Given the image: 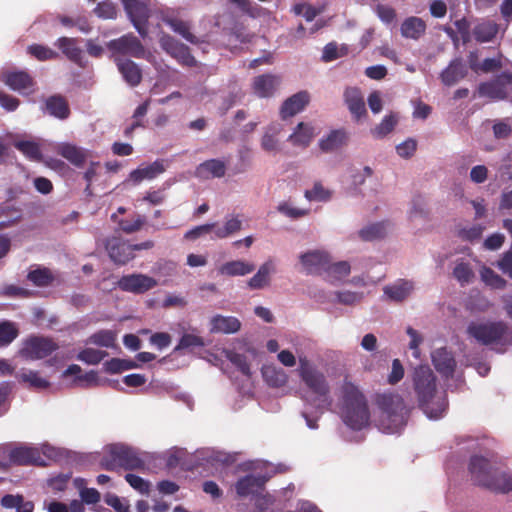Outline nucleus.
Masks as SVG:
<instances>
[{"label":"nucleus","instance_id":"f257e3e1","mask_svg":"<svg viewBox=\"0 0 512 512\" xmlns=\"http://www.w3.org/2000/svg\"><path fill=\"white\" fill-rule=\"evenodd\" d=\"M298 372L304 384L302 399L307 407L315 410V415H311L305 409L302 416L310 429H317V420L326 410L331 408L333 403L330 387L325 375L316 367L310 365L306 358H299Z\"/></svg>","mask_w":512,"mask_h":512},{"label":"nucleus","instance_id":"f03ea898","mask_svg":"<svg viewBox=\"0 0 512 512\" xmlns=\"http://www.w3.org/2000/svg\"><path fill=\"white\" fill-rule=\"evenodd\" d=\"M412 382L424 414L429 419L441 418L447 409L446 395L437 392L436 376L430 367H416L412 373Z\"/></svg>","mask_w":512,"mask_h":512},{"label":"nucleus","instance_id":"7ed1b4c3","mask_svg":"<svg viewBox=\"0 0 512 512\" xmlns=\"http://www.w3.org/2000/svg\"><path fill=\"white\" fill-rule=\"evenodd\" d=\"M340 414L343 422L353 430H361L369 424L367 401L356 385L344 380L340 387Z\"/></svg>","mask_w":512,"mask_h":512},{"label":"nucleus","instance_id":"20e7f679","mask_svg":"<svg viewBox=\"0 0 512 512\" xmlns=\"http://www.w3.org/2000/svg\"><path fill=\"white\" fill-rule=\"evenodd\" d=\"M469 471L477 485L496 493L506 494L512 491V471L497 467L486 457L473 456Z\"/></svg>","mask_w":512,"mask_h":512},{"label":"nucleus","instance_id":"39448f33","mask_svg":"<svg viewBox=\"0 0 512 512\" xmlns=\"http://www.w3.org/2000/svg\"><path fill=\"white\" fill-rule=\"evenodd\" d=\"M147 454L123 443L110 444L104 447L100 460L101 466L109 471L117 469L138 470L145 469Z\"/></svg>","mask_w":512,"mask_h":512},{"label":"nucleus","instance_id":"423d86ee","mask_svg":"<svg viewBox=\"0 0 512 512\" xmlns=\"http://www.w3.org/2000/svg\"><path fill=\"white\" fill-rule=\"evenodd\" d=\"M377 405L381 410L379 429L388 434L400 432L406 425L409 411L401 396L393 393L378 395Z\"/></svg>","mask_w":512,"mask_h":512},{"label":"nucleus","instance_id":"0eeeda50","mask_svg":"<svg viewBox=\"0 0 512 512\" xmlns=\"http://www.w3.org/2000/svg\"><path fill=\"white\" fill-rule=\"evenodd\" d=\"M467 331L479 343L493 346L500 353L512 345V330L502 321L471 323Z\"/></svg>","mask_w":512,"mask_h":512},{"label":"nucleus","instance_id":"6e6552de","mask_svg":"<svg viewBox=\"0 0 512 512\" xmlns=\"http://www.w3.org/2000/svg\"><path fill=\"white\" fill-rule=\"evenodd\" d=\"M124 10L131 23L142 38L148 36V19L156 16L159 19V11L156 3L151 0H121Z\"/></svg>","mask_w":512,"mask_h":512},{"label":"nucleus","instance_id":"1a4fd4ad","mask_svg":"<svg viewBox=\"0 0 512 512\" xmlns=\"http://www.w3.org/2000/svg\"><path fill=\"white\" fill-rule=\"evenodd\" d=\"M54 455L55 449L49 444H42L41 447L20 444L9 451L10 461L19 465L45 466L44 456L50 458Z\"/></svg>","mask_w":512,"mask_h":512},{"label":"nucleus","instance_id":"9d476101","mask_svg":"<svg viewBox=\"0 0 512 512\" xmlns=\"http://www.w3.org/2000/svg\"><path fill=\"white\" fill-rule=\"evenodd\" d=\"M107 48L115 57L130 56L137 59H149L151 54L145 49L141 41L129 33L107 43Z\"/></svg>","mask_w":512,"mask_h":512},{"label":"nucleus","instance_id":"9b49d317","mask_svg":"<svg viewBox=\"0 0 512 512\" xmlns=\"http://www.w3.org/2000/svg\"><path fill=\"white\" fill-rule=\"evenodd\" d=\"M158 41L161 49L180 65L187 67H195L197 65V60L190 53L189 47L170 34L160 32Z\"/></svg>","mask_w":512,"mask_h":512},{"label":"nucleus","instance_id":"f8f14e48","mask_svg":"<svg viewBox=\"0 0 512 512\" xmlns=\"http://www.w3.org/2000/svg\"><path fill=\"white\" fill-rule=\"evenodd\" d=\"M57 349V345L48 338L31 337L23 342L19 355L28 360L43 359Z\"/></svg>","mask_w":512,"mask_h":512},{"label":"nucleus","instance_id":"ddd939ff","mask_svg":"<svg viewBox=\"0 0 512 512\" xmlns=\"http://www.w3.org/2000/svg\"><path fill=\"white\" fill-rule=\"evenodd\" d=\"M301 271L307 275L323 276L325 268L329 262V253L325 250H308L299 255Z\"/></svg>","mask_w":512,"mask_h":512},{"label":"nucleus","instance_id":"4468645a","mask_svg":"<svg viewBox=\"0 0 512 512\" xmlns=\"http://www.w3.org/2000/svg\"><path fill=\"white\" fill-rule=\"evenodd\" d=\"M3 81L11 90L21 95H30L35 92V82L26 71L6 70L0 75Z\"/></svg>","mask_w":512,"mask_h":512},{"label":"nucleus","instance_id":"2eb2a0df","mask_svg":"<svg viewBox=\"0 0 512 512\" xmlns=\"http://www.w3.org/2000/svg\"><path fill=\"white\" fill-rule=\"evenodd\" d=\"M159 19L168 25L174 33L180 35L187 42L191 44L199 43V38L191 32L190 24L187 21H183L176 17L172 10H160Z\"/></svg>","mask_w":512,"mask_h":512},{"label":"nucleus","instance_id":"dca6fc26","mask_svg":"<svg viewBox=\"0 0 512 512\" xmlns=\"http://www.w3.org/2000/svg\"><path fill=\"white\" fill-rule=\"evenodd\" d=\"M157 285V281L144 274H130L123 276L118 281V287L126 292L135 294L144 293Z\"/></svg>","mask_w":512,"mask_h":512},{"label":"nucleus","instance_id":"f3484780","mask_svg":"<svg viewBox=\"0 0 512 512\" xmlns=\"http://www.w3.org/2000/svg\"><path fill=\"white\" fill-rule=\"evenodd\" d=\"M509 85H512V74L502 73L494 81L481 84L479 92L493 99H504L508 95Z\"/></svg>","mask_w":512,"mask_h":512},{"label":"nucleus","instance_id":"a211bd4d","mask_svg":"<svg viewBox=\"0 0 512 512\" xmlns=\"http://www.w3.org/2000/svg\"><path fill=\"white\" fill-rule=\"evenodd\" d=\"M350 134L344 128L334 129L325 134L318 142V147L324 153H333L349 142Z\"/></svg>","mask_w":512,"mask_h":512},{"label":"nucleus","instance_id":"6ab92c4d","mask_svg":"<svg viewBox=\"0 0 512 512\" xmlns=\"http://www.w3.org/2000/svg\"><path fill=\"white\" fill-rule=\"evenodd\" d=\"M106 249L112 261L117 264H126L134 258L132 245L127 241L113 237L106 243Z\"/></svg>","mask_w":512,"mask_h":512},{"label":"nucleus","instance_id":"aec40b11","mask_svg":"<svg viewBox=\"0 0 512 512\" xmlns=\"http://www.w3.org/2000/svg\"><path fill=\"white\" fill-rule=\"evenodd\" d=\"M344 101L354 120L359 121L367 115L364 97L359 88H346L344 91Z\"/></svg>","mask_w":512,"mask_h":512},{"label":"nucleus","instance_id":"412c9836","mask_svg":"<svg viewBox=\"0 0 512 512\" xmlns=\"http://www.w3.org/2000/svg\"><path fill=\"white\" fill-rule=\"evenodd\" d=\"M270 476L263 474H250L239 479L235 485L237 494L246 497L261 490Z\"/></svg>","mask_w":512,"mask_h":512},{"label":"nucleus","instance_id":"4be33fe9","mask_svg":"<svg viewBox=\"0 0 512 512\" xmlns=\"http://www.w3.org/2000/svg\"><path fill=\"white\" fill-rule=\"evenodd\" d=\"M166 171V165L164 160H156L153 163L146 166H139L129 174V181L134 184H139L143 180H153L160 174Z\"/></svg>","mask_w":512,"mask_h":512},{"label":"nucleus","instance_id":"5701e85b","mask_svg":"<svg viewBox=\"0 0 512 512\" xmlns=\"http://www.w3.org/2000/svg\"><path fill=\"white\" fill-rule=\"evenodd\" d=\"M432 363L435 369L444 377L448 378L453 375L456 361L451 352L446 348H439L431 354Z\"/></svg>","mask_w":512,"mask_h":512},{"label":"nucleus","instance_id":"b1692460","mask_svg":"<svg viewBox=\"0 0 512 512\" xmlns=\"http://www.w3.org/2000/svg\"><path fill=\"white\" fill-rule=\"evenodd\" d=\"M115 63L118 71L128 85L135 87L141 82L142 71L134 61L117 56L115 57Z\"/></svg>","mask_w":512,"mask_h":512},{"label":"nucleus","instance_id":"393cba45","mask_svg":"<svg viewBox=\"0 0 512 512\" xmlns=\"http://www.w3.org/2000/svg\"><path fill=\"white\" fill-rule=\"evenodd\" d=\"M310 95L307 91H300L284 101L280 109L282 119L292 117L300 113L308 105Z\"/></svg>","mask_w":512,"mask_h":512},{"label":"nucleus","instance_id":"a878e982","mask_svg":"<svg viewBox=\"0 0 512 512\" xmlns=\"http://www.w3.org/2000/svg\"><path fill=\"white\" fill-rule=\"evenodd\" d=\"M276 272V265L273 259L266 260L260 265L258 271L247 281L251 290H259L270 284V277Z\"/></svg>","mask_w":512,"mask_h":512},{"label":"nucleus","instance_id":"bb28decb","mask_svg":"<svg viewBox=\"0 0 512 512\" xmlns=\"http://www.w3.org/2000/svg\"><path fill=\"white\" fill-rule=\"evenodd\" d=\"M15 378L20 384L29 389L43 390L50 386V382L43 378L38 371L21 368L15 373Z\"/></svg>","mask_w":512,"mask_h":512},{"label":"nucleus","instance_id":"cd10ccee","mask_svg":"<svg viewBox=\"0 0 512 512\" xmlns=\"http://www.w3.org/2000/svg\"><path fill=\"white\" fill-rule=\"evenodd\" d=\"M280 84V77L272 74H263L254 78L253 91L261 98L272 96Z\"/></svg>","mask_w":512,"mask_h":512},{"label":"nucleus","instance_id":"c85d7f7f","mask_svg":"<svg viewBox=\"0 0 512 512\" xmlns=\"http://www.w3.org/2000/svg\"><path fill=\"white\" fill-rule=\"evenodd\" d=\"M56 151L76 167H81L89 156V151L70 143H60Z\"/></svg>","mask_w":512,"mask_h":512},{"label":"nucleus","instance_id":"c756f323","mask_svg":"<svg viewBox=\"0 0 512 512\" xmlns=\"http://www.w3.org/2000/svg\"><path fill=\"white\" fill-rule=\"evenodd\" d=\"M226 164L219 159H210L199 164L195 176L200 179L220 178L225 175Z\"/></svg>","mask_w":512,"mask_h":512},{"label":"nucleus","instance_id":"7c9ffc66","mask_svg":"<svg viewBox=\"0 0 512 512\" xmlns=\"http://www.w3.org/2000/svg\"><path fill=\"white\" fill-rule=\"evenodd\" d=\"M282 131L280 123H272L265 128L264 134L261 138V148L268 152L276 154L281 151V143L278 135Z\"/></svg>","mask_w":512,"mask_h":512},{"label":"nucleus","instance_id":"2f4dec72","mask_svg":"<svg viewBox=\"0 0 512 512\" xmlns=\"http://www.w3.org/2000/svg\"><path fill=\"white\" fill-rule=\"evenodd\" d=\"M414 290V284L408 280H398L383 288L384 295L391 301L401 302L407 299Z\"/></svg>","mask_w":512,"mask_h":512},{"label":"nucleus","instance_id":"473e14b6","mask_svg":"<svg viewBox=\"0 0 512 512\" xmlns=\"http://www.w3.org/2000/svg\"><path fill=\"white\" fill-rule=\"evenodd\" d=\"M400 31L402 37L406 39L418 40L426 32V23L419 17L410 16L402 22Z\"/></svg>","mask_w":512,"mask_h":512},{"label":"nucleus","instance_id":"72a5a7b5","mask_svg":"<svg viewBox=\"0 0 512 512\" xmlns=\"http://www.w3.org/2000/svg\"><path fill=\"white\" fill-rule=\"evenodd\" d=\"M255 265L245 260H232L225 262L218 268V273L222 276H245L253 272Z\"/></svg>","mask_w":512,"mask_h":512},{"label":"nucleus","instance_id":"f704fd0d","mask_svg":"<svg viewBox=\"0 0 512 512\" xmlns=\"http://www.w3.org/2000/svg\"><path fill=\"white\" fill-rule=\"evenodd\" d=\"M314 138V128L311 124L300 122L288 137V141L297 147L306 148Z\"/></svg>","mask_w":512,"mask_h":512},{"label":"nucleus","instance_id":"c9c22d12","mask_svg":"<svg viewBox=\"0 0 512 512\" xmlns=\"http://www.w3.org/2000/svg\"><path fill=\"white\" fill-rule=\"evenodd\" d=\"M351 272V266L347 261L331 262L329 255V262L323 273V277L330 283H336L344 280Z\"/></svg>","mask_w":512,"mask_h":512},{"label":"nucleus","instance_id":"e433bc0d","mask_svg":"<svg viewBox=\"0 0 512 512\" xmlns=\"http://www.w3.org/2000/svg\"><path fill=\"white\" fill-rule=\"evenodd\" d=\"M240 327V321L233 316L216 315L211 319L212 332L232 334L239 331Z\"/></svg>","mask_w":512,"mask_h":512},{"label":"nucleus","instance_id":"4c0bfd02","mask_svg":"<svg viewBox=\"0 0 512 512\" xmlns=\"http://www.w3.org/2000/svg\"><path fill=\"white\" fill-rule=\"evenodd\" d=\"M198 459L205 461L211 466L218 467L219 465H227L235 461V456L228 454L223 451H217L214 449H205L199 451Z\"/></svg>","mask_w":512,"mask_h":512},{"label":"nucleus","instance_id":"58836bf2","mask_svg":"<svg viewBox=\"0 0 512 512\" xmlns=\"http://www.w3.org/2000/svg\"><path fill=\"white\" fill-rule=\"evenodd\" d=\"M465 74V66L462 64L461 60L455 59L450 62L449 66L445 70L442 71L440 77L443 84L452 86L464 78Z\"/></svg>","mask_w":512,"mask_h":512},{"label":"nucleus","instance_id":"ea45409f","mask_svg":"<svg viewBox=\"0 0 512 512\" xmlns=\"http://www.w3.org/2000/svg\"><path fill=\"white\" fill-rule=\"evenodd\" d=\"M13 146L31 161H40L42 153L39 144L31 139L16 138Z\"/></svg>","mask_w":512,"mask_h":512},{"label":"nucleus","instance_id":"a19ab883","mask_svg":"<svg viewBox=\"0 0 512 512\" xmlns=\"http://www.w3.org/2000/svg\"><path fill=\"white\" fill-rule=\"evenodd\" d=\"M262 376L265 382L272 387H282L288 381L286 372L274 365H264L262 367Z\"/></svg>","mask_w":512,"mask_h":512},{"label":"nucleus","instance_id":"79ce46f5","mask_svg":"<svg viewBox=\"0 0 512 512\" xmlns=\"http://www.w3.org/2000/svg\"><path fill=\"white\" fill-rule=\"evenodd\" d=\"M241 229L242 219L238 215L227 216L223 226L214 228V237L217 239H225Z\"/></svg>","mask_w":512,"mask_h":512},{"label":"nucleus","instance_id":"37998d69","mask_svg":"<svg viewBox=\"0 0 512 512\" xmlns=\"http://www.w3.org/2000/svg\"><path fill=\"white\" fill-rule=\"evenodd\" d=\"M46 110L51 116L59 119H66L70 113L66 100L58 95L51 96L46 100Z\"/></svg>","mask_w":512,"mask_h":512},{"label":"nucleus","instance_id":"c03bdc74","mask_svg":"<svg viewBox=\"0 0 512 512\" xmlns=\"http://www.w3.org/2000/svg\"><path fill=\"white\" fill-rule=\"evenodd\" d=\"M56 45L69 60L76 63L81 60L82 50L75 39L61 37L57 40Z\"/></svg>","mask_w":512,"mask_h":512},{"label":"nucleus","instance_id":"a18cd8bd","mask_svg":"<svg viewBox=\"0 0 512 512\" xmlns=\"http://www.w3.org/2000/svg\"><path fill=\"white\" fill-rule=\"evenodd\" d=\"M498 33V25L492 21L478 24L474 29V37L478 42H490Z\"/></svg>","mask_w":512,"mask_h":512},{"label":"nucleus","instance_id":"49530a36","mask_svg":"<svg viewBox=\"0 0 512 512\" xmlns=\"http://www.w3.org/2000/svg\"><path fill=\"white\" fill-rule=\"evenodd\" d=\"M429 216V211L427 209V205L425 200L422 197H415L411 201L410 208L408 210V219L411 222H416L419 220H427Z\"/></svg>","mask_w":512,"mask_h":512},{"label":"nucleus","instance_id":"de8ad7c7","mask_svg":"<svg viewBox=\"0 0 512 512\" xmlns=\"http://www.w3.org/2000/svg\"><path fill=\"white\" fill-rule=\"evenodd\" d=\"M388 232V226L385 223H373L363 227L359 231V237L365 241H373L384 237Z\"/></svg>","mask_w":512,"mask_h":512},{"label":"nucleus","instance_id":"09e8293b","mask_svg":"<svg viewBox=\"0 0 512 512\" xmlns=\"http://www.w3.org/2000/svg\"><path fill=\"white\" fill-rule=\"evenodd\" d=\"M19 330L15 323L10 321L0 322V347L11 344L18 336Z\"/></svg>","mask_w":512,"mask_h":512},{"label":"nucleus","instance_id":"8fccbe9b","mask_svg":"<svg viewBox=\"0 0 512 512\" xmlns=\"http://www.w3.org/2000/svg\"><path fill=\"white\" fill-rule=\"evenodd\" d=\"M398 122V118L396 114L386 115L380 124H378L375 128L371 130L372 135L375 138H383L393 131L394 127Z\"/></svg>","mask_w":512,"mask_h":512},{"label":"nucleus","instance_id":"3c124183","mask_svg":"<svg viewBox=\"0 0 512 512\" xmlns=\"http://www.w3.org/2000/svg\"><path fill=\"white\" fill-rule=\"evenodd\" d=\"M107 352L95 348H85L77 354L76 358L88 365L99 364L106 356Z\"/></svg>","mask_w":512,"mask_h":512},{"label":"nucleus","instance_id":"603ef678","mask_svg":"<svg viewBox=\"0 0 512 512\" xmlns=\"http://www.w3.org/2000/svg\"><path fill=\"white\" fill-rule=\"evenodd\" d=\"M116 335L111 330H100L92 334L88 338V343L98 345L101 347H112L114 345Z\"/></svg>","mask_w":512,"mask_h":512},{"label":"nucleus","instance_id":"864d4df0","mask_svg":"<svg viewBox=\"0 0 512 512\" xmlns=\"http://www.w3.org/2000/svg\"><path fill=\"white\" fill-rule=\"evenodd\" d=\"M482 280L489 286L496 289L505 288L507 282L500 275L495 273L492 269L488 267H483L480 271Z\"/></svg>","mask_w":512,"mask_h":512},{"label":"nucleus","instance_id":"5fc2aeb1","mask_svg":"<svg viewBox=\"0 0 512 512\" xmlns=\"http://www.w3.org/2000/svg\"><path fill=\"white\" fill-rule=\"evenodd\" d=\"M204 346V340L202 337L192 334V333H185L182 335V337L179 340V343L175 347L174 351H180L184 349H190L194 347H203Z\"/></svg>","mask_w":512,"mask_h":512},{"label":"nucleus","instance_id":"6e6d98bb","mask_svg":"<svg viewBox=\"0 0 512 512\" xmlns=\"http://www.w3.org/2000/svg\"><path fill=\"white\" fill-rule=\"evenodd\" d=\"M454 277L461 283V285L468 284L474 278L473 270L470 265L465 262H458L453 270Z\"/></svg>","mask_w":512,"mask_h":512},{"label":"nucleus","instance_id":"4d7b16f0","mask_svg":"<svg viewBox=\"0 0 512 512\" xmlns=\"http://www.w3.org/2000/svg\"><path fill=\"white\" fill-rule=\"evenodd\" d=\"M27 277L36 286H47L53 280L50 270L46 268L33 270Z\"/></svg>","mask_w":512,"mask_h":512},{"label":"nucleus","instance_id":"13d9d810","mask_svg":"<svg viewBox=\"0 0 512 512\" xmlns=\"http://www.w3.org/2000/svg\"><path fill=\"white\" fill-rule=\"evenodd\" d=\"M28 53L40 61L55 59L58 57L57 52L51 48L37 44L29 46Z\"/></svg>","mask_w":512,"mask_h":512},{"label":"nucleus","instance_id":"bf43d9fd","mask_svg":"<svg viewBox=\"0 0 512 512\" xmlns=\"http://www.w3.org/2000/svg\"><path fill=\"white\" fill-rule=\"evenodd\" d=\"M125 480L129 483V485L137 490L139 493L148 495L150 491V482L141 478L140 476H137L135 474H126Z\"/></svg>","mask_w":512,"mask_h":512},{"label":"nucleus","instance_id":"052dcab7","mask_svg":"<svg viewBox=\"0 0 512 512\" xmlns=\"http://www.w3.org/2000/svg\"><path fill=\"white\" fill-rule=\"evenodd\" d=\"M226 358L234 364L244 375L250 374V367L246 361V357L237 352L226 350L225 351Z\"/></svg>","mask_w":512,"mask_h":512},{"label":"nucleus","instance_id":"680f3d73","mask_svg":"<svg viewBox=\"0 0 512 512\" xmlns=\"http://www.w3.org/2000/svg\"><path fill=\"white\" fill-rule=\"evenodd\" d=\"M94 12L98 17L103 19H114L117 16L116 6L111 1L98 3Z\"/></svg>","mask_w":512,"mask_h":512},{"label":"nucleus","instance_id":"e2e57ef3","mask_svg":"<svg viewBox=\"0 0 512 512\" xmlns=\"http://www.w3.org/2000/svg\"><path fill=\"white\" fill-rule=\"evenodd\" d=\"M305 197L309 201H327L331 194L321 184L316 183L312 189L305 191Z\"/></svg>","mask_w":512,"mask_h":512},{"label":"nucleus","instance_id":"0e129e2a","mask_svg":"<svg viewBox=\"0 0 512 512\" xmlns=\"http://www.w3.org/2000/svg\"><path fill=\"white\" fill-rule=\"evenodd\" d=\"M216 224L215 223H207L203 225L196 226L190 230H188L184 234V238L187 240H196L199 237L209 233L210 231H214Z\"/></svg>","mask_w":512,"mask_h":512},{"label":"nucleus","instance_id":"69168bd1","mask_svg":"<svg viewBox=\"0 0 512 512\" xmlns=\"http://www.w3.org/2000/svg\"><path fill=\"white\" fill-rule=\"evenodd\" d=\"M375 13L380 18V20L386 24L392 23L396 18L395 9L384 4H378L375 7Z\"/></svg>","mask_w":512,"mask_h":512},{"label":"nucleus","instance_id":"338daca9","mask_svg":"<svg viewBox=\"0 0 512 512\" xmlns=\"http://www.w3.org/2000/svg\"><path fill=\"white\" fill-rule=\"evenodd\" d=\"M27 502L28 501H25L23 496H21V495L8 494V495H5L4 497H2V499H1V505L3 507L8 508V509L15 508L16 512L19 511V509H20L19 507H22Z\"/></svg>","mask_w":512,"mask_h":512},{"label":"nucleus","instance_id":"774afa93","mask_svg":"<svg viewBox=\"0 0 512 512\" xmlns=\"http://www.w3.org/2000/svg\"><path fill=\"white\" fill-rule=\"evenodd\" d=\"M497 267L512 278V249L505 252L497 262Z\"/></svg>","mask_w":512,"mask_h":512}]
</instances>
